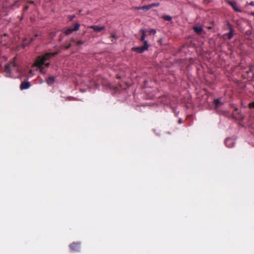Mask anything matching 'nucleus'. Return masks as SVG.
Segmentation results:
<instances>
[{
	"instance_id": "f8f14e48",
	"label": "nucleus",
	"mask_w": 254,
	"mask_h": 254,
	"mask_svg": "<svg viewBox=\"0 0 254 254\" xmlns=\"http://www.w3.org/2000/svg\"><path fill=\"white\" fill-rule=\"evenodd\" d=\"M228 28L229 29V32L227 34H225L224 35V37L227 38L229 40H230L233 36V29L230 25H228Z\"/></svg>"
},
{
	"instance_id": "2eb2a0df",
	"label": "nucleus",
	"mask_w": 254,
	"mask_h": 254,
	"mask_svg": "<svg viewBox=\"0 0 254 254\" xmlns=\"http://www.w3.org/2000/svg\"><path fill=\"white\" fill-rule=\"evenodd\" d=\"M55 80V77L53 76L49 77L46 79V82L48 85H52L54 83Z\"/></svg>"
},
{
	"instance_id": "39448f33",
	"label": "nucleus",
	"mask_w": 254,
	"mask_h": 254,
	"mask_svg": "<svg viewBox=\"0 0 254 254\" xmlns=\"http://www.w3.org/2000/svg\"><path fill=\"white\" fill-rule=\"evenodd\" d=\"M69 248L72 251L79 252L81 248L80 243L73 242L69 245Z\"/></svg>"
},
{
	"instance_id": "dca6fc26",
	"label": "nucleus",
	"mask_w": 254,
	"mask_h": 254,
	"mask_svg": "<svg viewBox=\"0 0 254 254\" xmlns=\"http://www.w3.org/2000/svg\"><path fill=\"white\" fill-rule=\"evenodd\" d=\"M152 7V5H144L142 7L138 8V9H141L145 11H147L149 9Z\"/></svg>"
},
{
	"instance_id": "4468645a",
	"label": "nucleus",
	"mask_w": 254,
	"mask_h": 254,
	"mask_svg": "<svg viewBox=\"0 0 254 254\" xmlns=\"http://www.w3.org/2000/svg\"><path fill=\"white\" fill-rule=\"evenodd\" d=\"M70 42L75 43V45L78 46L83 44L85 42L84 41L82 40L76 41L73 38L70 39Z\"/></svg>"
},
{
	"instance_id": "1a4fd4ad",
	"label": "nucleus",
	"mask_w": 254,
	"mask_h": 254,
	"mask_svg": "<svg viewBox=\"0 0 254 254\" xmlns=\"http://www.w3.org/2000/svg\"><path fill=\"white\" fill-rule=\"evenodd\" d=\"M89 28L92 29L95 32H100L102 30H103L105 29V26L104 25L102 26H98V25H92L89 27Z\"/></svg>"
},
{
	"instance_id": "20e7f679",
	"label": "nucleus",
	"mask_w": 254,
	"mask_h": 254,
	"mask_svg": "<svg viewBox=\"0 0 254 254\" xmlns=\"http://www.w3.org/2000/svg\"><path fill=\"white\" fill-rule=\"evenodd\" d=\"M80 27V24L78 23H76L74 24V28L69 27L66 29H65L64 31V33L66 35H68L70 34L72 32L76 31L79 30Z\"/></svg>"
},
{
	"instance_id": "0eeeda50",
	"label": "nucleus",
	"mask_w": 254,
	"mask_h": 254,
	"mask_svg": "<svg viewBox=\"0 0 254 254\" xmlns=\"http://www.w3.org/2000/svg\"><path fill=\"white\" fill-rule=\"evenodd\" d=\"M31 87V84L30 82L27 80L23 81L21 82L20 85V89L21 90L29 89Z\"/></svg>"
},
{
	"instance_id": "6ab92c4d",
	"label": "nucleus",
	"mask_w": 254,
	"mask_h": 254,
	"mask_svg": "<svg viewBox=\"0 0 254 254\" xmlns=\"http://www.w3.org/2000/svg\"><path fill=\"white\" fill-rule=\"evenodd\" d=\"M118 37L115 34H112V35L110 36V39H111V42L113 43L115 42L116 40L117 39Z\"/></svg>"
},
{
	"instance_id": "c85d7f7f",
	"label": "nucleus",
	"mask_w": 254,
	"mask_h": 254,
	"mask_svg": "<svg viewBox=\"0 0 254 254\" xmlns=\"http://www.w3.org/2000/svg\"><path fill=\"white\" fill-rule=\"evenodd\" d=\"M150 5H152V7H154V6H158L159 5V3H152V4H151Z\"/></svg>"
},
{
	"instance_id": "423d86ee",
	"label": "nucleus",
	"mask_w": 254,
	"mask_h": 254,
	"mask_svg": "<svg viewBox=\"0 0 254 254\" xmlns=\"http://www.w3.org/2000/svg\"><path fill=\"white\" fill-rule=\"evenodd\" d=\"M127 88V83L125 82L124 83H120L119 85L116 87V92H121L122 91H126Z\"/></svg>"
},
{
	"instance_id": "bb28decb",
	"label": "nucleus",
	"mask_w": 254,
	"mask_h": 254,
	"mask_svg": "<svg viewBox=\"0 0 254 254\" xmlns=\"http://www.w3.org/2000/svg\"><path fill=\"white\" fill-rule=\"evenodd\" d=\"M65 100H73L74 99V98L73 97H66L65 98Z\"/></svg>"
},
{
	"instance_id": "f704fd0d",
	"label": "nucleus",
	"mask_w": 254,
	"mask_h": 254,
	"mask_svg": "<svg viewBox=\"0 0 254 254\" xmlns=\"http://www.w3.org/2000/svg\"><path fill=\"white\" fill-rule=\"evenodd\" d=\"M252 15H253L254 16V12L251 13Z\"/></svg>"
},
{
	"instance_id": "ddd939ff",
	"label": "nucleus",
	"mask_w": 254,
	"mask_h": 254,
	"mask_svg": "<svg viewBox=\"0 0 254 254\" xmlns=\"http://www.w3.org/2000/svg\"><path fill=\"white\" fill-rule=\"evenodd\" d=\"M192 29L194 32L198 35H200L203 31L202 27L201 26H193Z\"/></svg>"
},
{
	"instance_id": "f257e3e1",
	"label": "nucleus",
	"mask_w": 254,
	"mask_h": 254,
	"mask_svg": "<svg viewBox=\"0 0 254 254\" xmlns=\"http://www.w3.org/2000/svg\"><path fill=\"white\" fill-rule=\"evenodd\" d=\"M140 32L141 33V36L140 38V41L143 42V45L142 46L133 47L131 49L132 51L136 52L140 54L143 53L145 51H147L149 48L148 42L145 40L146 31L144 29H141L140 30Z\"/></svg>"
},
{
	"instance_id": "9d476101",
	"label": "nucleus",
	"mask_w": 254,
	"mask_h": 254,
	"mask_svg": "<svg viewBox=\"0 0 254 254\" xmlns=\"http://www.w3.org/2000/svg\"><path fill=\"white\" fill-rule=\"evenodd\" d=\"M227 3L232 7L235 11L239 12H241V10L238 7L237 3L235 1H228Z\"/></svg>"
},
{
	"instance_id": "b1692460",
	"label": "nucleus",
	"mask_w": 254,
	"mask_h": 254,
	"mask_svg": "<svg viewBox=\"0 0 254 254\" xmlns=\"http://www.w3.org/2000/svg\"><path fill=\"white\" fill-rule=\"evenodd\" d=\"M75 17V15L73 14V15L68 16V18L69 21H72L73 20V19Z\"/></svg>"
},
{
	"instance_id": "c756f323",
	"label": "nucleus",
	"mask_w": 254,
	"mask_h": 254,
	"mask_svg": "<svg viewBox=\"0 0 254 254\" xmlns=\"http://www.w3.org/2000/svg\"><path fill=\"white\" fill-rule=\"evenodd\" d=\"M40 35V34H39V33H36V34H35V35H34V38H36V37H37L39 36Z\"/></svg>"
},
{
	"instance_id": "5701e85b",
	"label": "nucleus",
	"mask_w": 254,
	"mask_h": 254,
	"mask_svg": "<svg viewBox=\"0 0 254 254\" xmlns=\"http://www.w3.org/2000/svg\"><path fill=\"white\" fill-rule=\"evenodd\" d=\"M72 46V43H69L66 46H65L64 47V49L65 50H68V49H69Z\"/></svg>"
},
{
	"instance_id": "f3484780",
	"label": "nucleus",
	"mask_w": 254,
	"mask_h": 254,
	"mask_svg": "<svg viewBox=\"0 0 254 254\" xmlns=\"http://www.w3.org/2000/svg\"><path fill=\"white\" fill-rule=\"evenodd\" d=\"M35 66H37L39 68V69H40L41 72H43L44 69V67H43V64H42L41 66H39L38 65V61L36 60L35 63Z\"/></svg>"
},
{
	"instance_id": "cd10ccee",
	"label": "nucleus",
	"mask_w": 254,
	"mask_h": 254,
	"mask_svg": "<svg viewBox=\"0 0 254 254\" xmlns=\"http://www.w3.org/2000/svg\"><path fill=\"white\" fill-rule=\"evenodd\" d=\"M211 0H203V2L204 3H209L211 1Z\"/></svg>"
},
{
	"instance_id": "a211bd4d",
	"label": "nucleus",
	"mask_w": 254,
	"mask_h": 254,
	"mask_svg": "<svg viewBox=\"0 0 254 254\" xmlns=\"http://www.w3.org/2000/svg\"><path fill=\"white\" fill-rule=\"evenodd\" d=\"M35 38L34 37L31 38L30 41L28 43H27L26 42V39H25V40L24 41V43L23 44V47H25V46H27L29 45L31 43H32L35 40Z\"/></svg>"
},
{
	"instance_id": "473e14b6",
	"label": "nucleus",
	"mask_w": 254,
	"mask_h": 254,
	"mask_svg": "<svg viewBox=\"0 0 254 254\" xmlns=\"http://www.w3.org/2000/svg\"><path fill=\"white\" fill-rule=\"evenodd\" d=\"M49 65H50V63H48L45 64V65H46L47 67H49Z\"/></svg>"
},
{
	"instance_id": "aec40b11",
	"label": "nucleus",
	"mask_w": 254,
	"mask_h": 254,
	"mask_svg": "<svg viewBox=\"0 0 254 254\" xmlns=\"http://www.w3.org/2000/svg\"><path fill=\"white\" fill-rule=\"evenodd\" d=\"M214 102L215 106V108H217L220 106V104H221V103L218 99L214 100Z\"/></svg>"
},
{
	"instance_id": "393cba45",
	"label": "nucleus",
	"mask_w": 254,
	"mask_h": 254,
	"mask_svg": "<svg viewBox=\"0 0 254 254\" xmlns=\"http://www.w3.org/2000/svg\"><path fill=\"white\" fill-rule=\"evenodd\" d=\"M249 106L250 108H254V102L250 103Z\"/></svg>"
},
{
	"instance_id": "4be33fe9",
	"label": "nucleus",
	"mask_w": 254,
	"mask_h": 254,
	"mask_svg": "<svg viewBox=\"0 0 254 254\" xmlns=\"http://www.w3.org/2000/svg\"><path fill=\"white\" fill-rule=\"evenodd\" d=\"M56 35V32L52 31L49 33V37L53 39Z\"/></svg>"
},
{
	"instance_id": "9b49d317",
	"label": "nucleus",
	"mask_w": 254,
	"mask_h": 254,
	"mask_svg": "<svg viewBox=\"0 0 254 254\" xmlns=\"http://www.w3.org/2000/svg\"><path fill=\"white\" fill-rule=\"evenodd\" d=\"M225 145L229 148L232 147L234 145V141L231 138H227L225 141Z\"/></svg>"
},
{
	"instance_id": "a878e982",
	"label": "nucleus",
	"mask_w": 254,
	"mask_h": 254,
	"mask_svg": "<svg viewBox=\"0 0 254 254\" xmlns=\"http://www.w3.org/2000/svg\"><path fill=\"white\" fill-rule=\"evenodd\" d=\"M150 33L155 34L156 33V30L155 29H151L150 30Z\"/></svg>"
},
{
	"instance_id": "412c9836",
	"label": "nucleus",
	"mask_w": 254,
	"mask_h": 254,
	"mask_svg": "<svg viewBox=\"0 0 254 254\" xmlns=\"http://www.w3.org/2000/svg\"><path fill=\"white\" fill-rule=\"evenodd\" d=\"M162 18L164 20H167V21H171L172 20L171 16H169V15H164V16H163Z\"/></svg>"
},
{
	"instance_id": "2f4dec72",
	"label": "nucleus",
	"mask_w": 254,
	"mask_h": 254,
	"mask_svg": "<svg viewBox=\"0 0 254 254\" xmlns=\"http://www.w3.org/2000/svg\"><path fill=\"white\" fill-rule=\"evenodd\" d=\"M250 5H251L252 6H254V1H251L250 3Z\"/></svg>"
},
{
	"instance_id": "7ed1b4c3",
	"label": "nucleus",
	"mask_w": 254,
	"mask_h": 254,
	"mask_svg": "<svg viewBox=\"0 0 254 254\" xmlns=\"http://www.w3.org/2000/svg\"><path fill=\"white\" fill-rule=\"evenodd\" d=\"M16 66V64L14 62H12L10 63L9 64L5 65L4 71L6 73V76L7 77L10 76L11 70L13 69V68L15 67Z\"/></svg>"
},
{
	"instance_id": "6e6552de",
	"label": "nucleus",
	"mask_w": 254,
	"mask_h": 254,
	"mask_svg": "<svg viewBox=\"0 0 254 254\" xmlns=\"http://www.w3.org/2000/svg\"><path fill=\"white\" fill-rule=\"evenodd\" d=\"M233 116L235 117L236 119L238 120H243L244 119V116L241 114L239 112L238 108H236L233 113Z\"/></svg>"
},
{
	"instance_id": "f03ea898",
	"label": "nucleus",
	"mask_w": 254,
	"mask_h": 254,
	"mask_svg": "<svg viewBox=\"0 0 254 254\" xmlns=\"http://www.w3.org/2000/svg\"><path fill=\"white\" fill-rule=\"evenodd\" d=\"M59 54V52L53 53H47L42 56H39L36 60L38 61V65L40 66L42 64H44L47 60H49L52 57L55 56Z\"/></svg>"
},
{
	"instance_id": "7c9ffc66",
	"label": "nucleus",
	"mask_w": 254,
	"mask_h": 254,
	"mask_svg": "<svg viewBox=\"0 0 254 254\" xmlns=\"http://www.w3.org/2000/svg\"><path fill=\"white\" fill-rule=\"evenodd\" d=\"M251 71V68H249V69L248 70H247L246 71V72L248 73H249L250 71Z\"/></svg>"
},
{
	"instance_id": "72a5a7b5",
	"label": "nucleus",
	"mask_w": 254,
	"mask_h": 254,
	"mask_svg": "<svg viewBox=\"0 0 254 254\" xmlns=\"http://www.w3.org/2000/svg\"><path fill=\"white\" fill-rule=\"evenodd\" d=\"M179 124H181V123H182V121H181V120H179Z\"/></svg>"
}]
</instances>
